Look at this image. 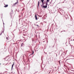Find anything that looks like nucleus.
Instances as JSON below:
<instances>
[{
  "label": "nucleus",
  "mask_w": 74,
  "mask_h": 74,
  "mask_svg": "<svg viewBox=\"0 0 74 74\" xmlns=\"http://www.w3.org/2000/svg\"><path fill=\"white\" fill-rule=\"evenodd\" d=\"M6 40H8V37H6Z\"/></svg>",
  "instance_id": "nucleus-10"
},
{
  "label": "nucleus",
  "mask_w": 74,
  "mask_h": 74,
  "mask_svg": "<svg viewBox=\"0 0 74 74\" xmlns=\"http://www.w3.org/2000/svg\"><path fill=\"white\" fill-rule=\"evenodd\" d=\"M43 7L44 8H46L47 7V5L43 6Z\"/></svg>",
  "instance_id": "nucleus-1"
},
{
  "label": "nucleus",
  "mask_w": 74,
  "mask_h": 74,
  "mask_svg": "<svg viewBox=\"0 0 74 74\" xmlns=\"http://www.w3.org/2000/svg\"><path fill=\"white\" fill-rule=\"evenodd\" d=\"M18 3V1H17V2H16L14 4V5H15L16 4Z\"/></svg>",
  "instance_id": "nucleus-5"
},
{
  "label": "nucleus",
  "mask_w": 74,
  "mask_h": 74,
  "mask_svg": "<svg viewBox=\"0 0 74 74\" xmlns=\"http://www.w3.org/2000/svg\"><path fill=\"white\" fill-rule=\"evenodd\" d=\"M36 26H38V25H37Z\"/></svg>",
  "instance_id": "nucleus-15"
},
{
  "label": "nucleus",
  "mask_w": 74,
  "mask_h": 74,
  "mask_svg": "<svg viewBox=\"0 0 74 74\" xmlns=\"http://www.w3.org/2000/svg\"><path fill=\"white\" fill-rule=\"evenodd\" d=\"M53 70L52 69V71H50L49 72V73H53Z\"/></svg>",
  "instance_id": "nucleus-2"
},
{
  "label": "nucleus",
  "mask_w": 74,
  "mask_h": 74,
  "mask_svg": "<svg viewBox=\"0 0 74 74\" xmlns=\"http://www.w3.org/2000/svg\"><path fill=\"white\" fill-rule=\"evenodd\" d=\"M67 60H68V59H67Z\"/></svg>",
  "instance_id": "nucleus-17"
},
{
  "label": "nucleus",
  "mask_w": 74,
  "mask_h": 74,
  "mask_svg": "<svg viewBox=\"0 0 74 74\" xmlns=\"http://www.w3.org/2000/svg\"><path fill=\"white\" fill-rule=\"evenodd\" d=\"M44 0H41V2L42 3H43L44 2Z\"/></svg>",
  "instance_id": "nucleus-9"
},
{
  "label": "nucleus",
  "mask_w": 74,
  "mask_h": 74,
  "mask_svg": "<svg viewBox=\"0 0 74 74\" xmlns=\"http://www.w3.org/2000/svg\"><path fill=\"white\" fill-rule=\"evenodd\" d=\"M33 53H32V55L34 54V51H32Z\"/></svg>",
  "instance_id": "nucleus-13"
},
{
  "label": "nucleus",
  "mask_w": 74,
  "mask_h": 74,
  "mask_svg": "<svg viewBox=\"0 0 74 74\" xmlns=\"http://www.w3.org/2000/svg\"><path fill=\"white\" fill-rule=\"evenodd\" d=\"M8 7V5L5 4V6H4V7Z\"/></svg>",
  "instance_id": "nucleus-3"
},
{
  "label": "nucleus",
  "mask_w": 74,
  "mask_h": 74,
  "mask_svg": "<svg viewBox=\"0 0 74 74\" xmlns=\"http://www.w3.org/2000/svg\"><path fill=\"white\" fill-rule=\"evenodd\" d=\"M14 64H15V63L14 62H13V64L12 65V69L13 68V66H14Z\"/></svg>",
  "instance_id": "nucleus-4"
},
{
  "label": "nucleus",
  "mask_w": 74,
  "mask_h": 74,
  "mask_svg": "<svg viewBox=\"0 0 74 74\" xmlns=\"http://www.w3.org/2000/svg\"><path fill=\"white\" fill-rule=\"evenodd\" d=\"M46 3V5H47L48 4V3Z\"/></svg>",
  "instance_id": "nucleus-12"
},
{
  "label": "nucleus",
  "mask_w": 74,
  "mask_h": 74,
  "mask_svg": "<svg viewBox=\"0 0 74 74\" xmlns=\"http://www.w3.org/2000/svg\"><path fill=\"white\" fill-rule=\"evenodd\" d=\"M1 64H0V65H1Z\"/></svg>",
  "instance_id": "nucleus-16"
},
{
  "label": "nucleus",
  "mask_w": 74,
  "mask_h": 74,
  "mask_svg": "<svg viewBox=\"0 0 74 74\" xmlns=\"http://www.w3.org/2000/svg\"><path fill=\"white\" fill-rule=\"evenodd\" d=\"M49 2V0H47V1H46V3H48Z\"/></svg>",
  "instance_id": "nucleus-7"
},
{
  "label": "nucleus",
  "mask_w": 74,
  "mask_h": 74,
  "mask_svg": "<svg viewBox=\"0 0 74 74\" xmlns=\"http://www.w3.org/2000/svg\"><path fill=\"white\" fill-rule=\"evenodd\" d=\"M40 3V2L39 1L38 2V5H39V3Z\"/></svg>",
  "instance_id": "nucleus-11"
},
{
  "label": "nucleus",
  "mask_w": 74,
  "mask_h": 74,
  "mask_svg": "<svg viewBox=\"0 0 74 74\" xmlns=\"http://www.w3.org/2000/svg\"><path fill=\"white\" fill-rule=\"evenodd\" d=\"M23 45V43H22L21 44V47H22Z\"/></svg>",
  "instance_id": "nucleus-8"
},
{
  "label": "nucleus",
  "mask_w": 74,
  "mask_h": 74,
  "mask_svg": "<svg viewBox=\"0 0 74 74\" xmlns=\"http://www.w3.org/2000/svg\"><path fill=\"white\" fill-rule=\"evenodd\" d=\"M35 18L36 19L37 21V15H36V14H35Z\"/></svg>",
  "instance_id": "nucleus-6"
},
{
  "label": "nucleus",
  "mask_w": 74,
  "mask_h": 74,
  "mask_svg": "<svg viewBox=\"0 0 74 74\" xmlns=\"http://www.w3.org/2000/svg\"><path fill=\"white\" fill-rule=\"evenodd\" d=\"M59 64H60V61H59Z\"/></svg>",
  "instance_id": "nucleus-14"
}]
</instances>
